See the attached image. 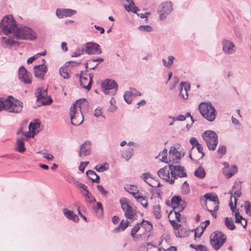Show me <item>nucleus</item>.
<instances>
[{
	"label": "nucleus",
	"instance_id": "obj_1",
	"mask_svg": "<svg viewBox=\"0 0 251 251\" xmlns=\"http://www.w3.org/2000/svg\"><path fill=\"white\" fill-rule=\"evenodd\" d=\"M120 203L126 221L122 220L119 226L113 230L114 233L125 230L130 223L137 219V212L134 207H132L127 202L123 201L122 200H120Z\"/></svg>",
	"mask_w": 251,
	"mask_h": 251
},
{
	"label": "nucleus",
	"instance_id": "obj_2",
	"mask_svg": "<svg viewBox=\"0 0 251 251\" xmlns=\"http://www.w3.org/2000/svg\"><path fill=\"white\" fill-rule=\"evenodd\" d=\"M88 102L85 99L76 100L71 107L70 116L71 123L75 126L80 125L83 121V111L87 107Z\"/></svg>",
	"mask_w": 251,
	"mask_h": 251
},
{
	"label": "nucleus",
	"instance_id": "obj_3",
	"mask_svg": "<svg viewBox=\"0 0 251 251\" xmlns=\"http://www.w3.org/2000/svg\"><path fill=\"white\" fill-rule=\"evenodd\" d=\"M23 108V103L12 96L7 98H0V111L4 110L9 113H19Z\"/></svg>",
	"mask_w": 251,
	"mask_h": 251
},
{
	"label": "nucleus",
	"instance_id": "obj_4",
	"mask_svg": "<svg viewBox=\"0 0 251 251\" xmlns=\"http://www.w3.org/2000/svg\"><path fill=\"white\" fill-rule=\"evenodd\" d=\"M14 35L17 39L33 40L36 38V35L31 28L20 25L14 31Z\"/></svg>",
	"mask_w": 251,
	"mask_h": 251
},
{
	"label": "nucleus",
	"instance_id": "obj_5",
	"mask_svg": "<svg viewBox=\"0 0 251 251\" xmlns=\"http://www.w3.org/2000/svg\"><path fill=\"white\" fill-rule=\"evenodd\" d=\"M201 115L209 122H213L216 118V112L214 107L210 102H201L199 105Z\"/></svg>",
	"mask_w": 251,
	"mask_h": 251
},
{
	"label": "nucleus",
	"instance_id": "obj_6",
	"mask_svg": "<svg viewBox=\"0 0 251 251\" xmlns=\"http://www.w3.org/2000/svg\"><path fill=\"white\" fill-rule=\"evenodd\" d=\"M202 137L206 142L209 150L214 151L218 143V135L212 130H206L202 134Z\"/></svg>",
	"mask_w": 251,
	"mask_h": 251
},
{
	"label": "nucleus",
	"instance_id": "obj_7",
	"mask_svg": "<svg viewBox=\"0 0 251 251\" xmlns=\"http://www.w3.org/2000/svg\"><path fill=\"white\" fill-rule=\"evenodd\" d=\"M226 240V236L221 231H215L210 237V244L215 251H218Z\"/></svg>",
	"mask_w": 251,
	"mask_h": 251
},
{
	"label": "nucleus",
	"instance_id": "obj_8",
	"mask_svg": "<svg viewBox=\"0 0 251 251\" xmlns=\"http://www.w3.org/2000/svg\"><path fill=\"white\" fill-rule=\"evenodd\" d=\"M1 24L2 26V31L6 35L12 32L14 33L18 26L13 17H3L1 21Z\"/></svg>",
	"mask_w": 251,
	"mask_h": 251
},
{
	"label": "nucleus",
	"instance_id": "obj_9",
	"mask_svg": "<svg viewBox=\"0 0 251 251\" xmlns=\"http://www.w3.org/2000/svg\"><path fill=\"white\" fill-rule=\"evenodd\" d=\"M101 87L105 94L114 96L116 94L118 84L112 79H106L101 83Z\"/></svg>",
	"mask_w": 251,
	"mask_h": 251
},
{
	"label": "nucleus",
	"instance_id": "obj_10",
	"mask_svg": "<svg viewBox=\"0 0 251 251\" xmlns=\"http://www.w3.org/2000/svg\"><path fill=\"white\" fill-rule=\"evenodd\" d=\"M173 4L170 1H164L161 3L157 9V14L159 16H167L173 11Z\"/></svg>",
	"mask_w": 251,
	"mask_h": 251
},
{
	"label": "nucleus",
	"instance_id": "obj_11",
	"mask_svg": "<svg viewBox=\"0 0 251 251\" xmlns=\"http://www.w3.org/2000/svg\"><path fill=\"white\" fill-rule=\"evenodd\" d=\"M170 170V173L173 179L174 180L178 177H183L187 176L186 172L184 171V168L182 166L178 165L171 164L169 166Z\"/></svg>",
	"mask_w": 251,
	"mask_h": 251
},
{
	"label": "nucleus",
	"instance_id": "obj_12",
	"mask_svg": "<svg viewBox=\"0 0 251 251\" xmlns=\"http://www.w3.org/2000/svg\"><path fill=\"white\" fill-rule=\"evenodd\" d=\"M172 206L174 211L180 212L186 206V203L182 200L179 196H174L171 200Z\"/></svg>",
	"mask_w": 251,
	"mask_h": 251
},
{
	"label": "nucleus",
	"instance_id": "obj_13",
	"mask_svg": "<svg viewBox=\"0 0 251 251\" xmlns=\"http://www.w3.org/2000/svg\"><path fill=\"white\" fill-rule=\"evenodd\" d=\"M35 95L37 98V101L41 102L43 105H49L52 101L50 97H49V99L46 100V97L47 96V90H42V88H38L37 89Z\"/></svg>",
	"mask_w": 251,
	"mask_h": 251
},
{
	"label": "nucleus",
	"instance_id": "obj_14",
	"mask_svg": "<svg viewBox=\"0 0 251 251\" xmlns=\"http://www.w3.org/2000/svg\"><path fill=\"white\" fill-rule=\"evenodd\" d=\"M222 45L223 51L226 55L232 54L236 51L235 45L230 40L223 39L222 41Z\"/></svg>",
	"mask_w": 251,
	"mask_h": 251
},
{
	"label": "nucleus",
	"instance_id": "obj_15",
	"mask_svg": "<svg viewBox=\"0 0 251 251\" xmlns=\"http://www.w3.org/2000/svg\"><path fill=\"white\" fill-rule=\"evenodd\" d=\"M45 60L44 59L42 60L41 64L34 67V75L35 77L43 79L47 71V67L45 65Z\"/></svg>",
	"mask_w": 251,
	"mask_h": 251
},
{
	"label": "nucleus",
	"instance_id": "obj_16",
	"mask_svg": "<svg viewBox=\"0 0 251 251\" xmlns=\"http://www.w3.org/2000/svg\"><path fill=\"white\" fill-rule=\"evenodd\" d=\"M93 75L91 74H89L88 75L80 76L79 82L81 86L87 90H90L93 83Z\"/></svg>",
	"mask_w": 251,
	"mask_h": 251
},
{
	"label": "nucleus",
	"instance_id": "obj_17",
	"mask_svg": "<svg viewBox=\"0 0 251 251\" xmlns=\"http://www.w3.org/2000/svg\"><path fill=\"white\" fill-rule=\"evenodd\" d=\"M170 169H168L167 166L160 169L158 172L157 174L159 177L166 181L169 182L171 184L174 183V179L170 177Z\"/></svg>",
	"mask_w": 251,
	"mask_h": 251
},
{
	"label": "nucleus",
	"instance_id": "obj_18",
	"mask_svg": "<svg viewBox=\"0 0 251 251\" xmlns=\"http://www.w3.org/2000/svg\"><path fill=\"white\" fill-rule=\"evenodd\" d=\"M85 50L88 54H99L101 52L100 46L93 43H87L85 45Z\"/></svg>",
	"mask_w": 251,
	"mask_h": 251
},
{
	"label": "nucleus",
	"instance_id": "obj_19",
	"mask_svg": "<svg viewBox=\"0 0 251 251\" xmlns=\"http://www.w3.org/2000/svg\"><path fill=\"white\" fill-rule=\"evenodd\" d=\"M19 78L25 84H29L32 82L31 77L24 66L20 67L19 69Z\"/></svg>",
	"mask_w": 251,
	"mask_h": 251
},
{
	"label": "nucleus",
	"instance_id": "obj_20",
	"mask_svg": "<svg viewBox=\"0 0 251 251\" xmlns=\"http://www.w3.org/2000/svg\"><path fill=\"white\" fill-rule=\"evenodd\" d=\"M143 222H140L136 224L132 228L130 231V235L133 238V240L135 242H137L140 240H143L142 234H136L137 232L140 229L142 225L143 224Z\"/></svg>",
	"mask_w": 251,
	"mask_h": 251
},
{
	"label": "nucleus",
	"instance_id": "obj_21",
	"mask_svg": "<svg viewBox=\"0 0 251 251\" xmlns=\"http://www.w3.org/2000/svg\"><path fill=\"white\" fill-rule=\"evenodd\" d=\"M169 161L173 163H177L180 158V153L174 147H172L169 151Z\"/></svg>",
	"mask_w": 251,
	"mask_h": 251
},
{
	"label": "nucleus",
	"instance_id": "obj_22",
	"mask_svg": "<svg viewBox=\"0 0 251 251\" xmlns=\"http://www.w3.org/2000/svg\"><path fill=\"white\" fill-rule=\"evenodd\" d=\"M141 222L143 223L141 226L144 229V231L142 234V239L145 240L150 235L148 233L151 230L152 226L150 222L144 220H142Z\"/></svg>",
	"mask_w": 251,
	"mask_h": 251
},
{
	"label": "nucleus",
	"instance_id": "obj_23",
	"mask_svg": "<svg viewBox=\"0 0 251 251\" xmlns=\"http://www.w3.org/2000/svg\"><path fill=\"white\" fill-rule=\"evenodd\" d=\"M28 128L29 130L31 131L32 137H33L41 130V123L37 121H34L30 123Z\"/></svg>",
	"mask_w": 251,
	"mask_h": 251
},
{
	"label": "nucleus",
	"instance_id": "obj_24",
	"mask_svg": "<svg viewBox=\"0 0 251 251\" xmlns=\"http://www.w3.org/2000/svg\"><path fill=\"white\" fill-rule=\"evenodd\" d=\"M90 142L85 141L84 144L81 145L78 155L81 157L82 155L86 156L90 153Z\"/></svg>",
	"mask_w": 251,
	"mask_h": 251
},
{
	"label": "nucleus",
	"instance_id": "obj_25",
	"mask_svg": "<svg viewBox=\"0 0 251 251\" xmlns=\"http://www.w3.org/2000/svg\"><path fill=\"white\" fill-rule=\"evenodd\" d=\"M76 13V11L71 9L57 8L56 10V16H72Z\"/></svg>",
	"mask_w": 251,
	"mask_h": 251
},
{
	"label": "nucleus",
	"instance_id": "obj_26",
	"mask_svg": "<svg viewBox=\"0 0 251 251\" xmlns=\"http://www.w3.org/2000/svg\"><path fill=\"white\" fill-rule=\"evenodd\" d=\"M234 196H231L230 198V202H229V206L231 210L234 212L236 210L237 199L236 197H240L241 195V192L239 190L236 191L234 193Z\"/></svg>",
	"mask_w": 251,
	"mask_h": 251
},
{
	"label": "nucleus",
	"instance_id": "obj_27",
	"mask_svg": "<svg viewBox=\"0 0 251 251\" xmlns=\"http://www.w3.org/2000/svg\"><path fill=\"white\" fill-rule=\"evenodd\" d=\"M63 212L67 218L71 220L75 223L78 222L79 218L78 216L76 214H74L72 211L70 210L67 208H64L63 209Z\"/></svg>",
	"mask_w": 251,
	"mask_h": 251
},
{
	"label": "nucleus",
	"instance_id": "obj_28",
	"mask_svg": "<svg viewBox=\"0 0 251 251\" xmlns=\"http://www.w3.org/2000/svg\"><path fill=\"white\" fill-rule=\"evenodd\" d=\"M128 4H125V8L128 12H132L134 13L137 14V16H140V14H137V11H139V9L135 6L133 0H126Z\"/></svg>",
	"mask_w": 251,
	"mask_h": 251
},
{
	"label": "nucleus",
	"instance_id": "obj_29",
	"mask_svg": "<svg viewBox=\"0 0 251 251\" xmlns=\"http://www.w3.org/2000/svg\"><path fill=\"white\" fill-rule=\"evenodd\" d=\"M15 150L20 153H24L25 151L24 139L18 138L17 139Z\"/></svg>",
	"mask_w": 251,
	"mask_h": 251
},
{
	"label": "nucleus",
	"instance_id": "obj_30",
	"mask_svg": "<svg viewBox=\"0 0 251 251\" xmlns=\"http://www.w3.org/2000/svg\"><path fill=\"white\" fill-rule=\"evenodd\" d=\"M219 201H205V205L206 209L208 211L210 210L211 209L214 210V211H217L219 208Z\"/></svg>",
	"mask_w": 251,
	"mask_h": 251
},
{
	"label": "nucleus",
	"instance_id": "obj_31",
	"mask_svg": "<svg viewBox=\"0 0 251 251\" xmlns=\"http://www.w3.org/2000/svg\"><path fill=\"white\" fill-rule=\"evenodd\" d=\"M86 175L93 182L96 183L100 182V177L94 171H87L86 172Z\"/></svg>",
	"mask_w": 251,
	"mask_h": 251
},
{
	"label": "nucleus",
	"instance_id": "obj_32",
	"mask_svg": "<svg viewBox=\"0 0 251 251\" xmlns=\"http://www.w3.org/2000/svg\"><path fill=\"white\" fill-rule=\"evenodd\" d=\"M225 225L229 230H233L235 228V226L233 221L231 218L226 217L225 218Z\"/></svg>",
	"mask_w": 251,
	"mask_h": 251
},
{
	"label": "nucleus",
	"instance_id": "obj_33",
	"mask_svg": "<svg viewBox=\"0 0 251 251\" xmlns=\"http://www.w3.org/2000/svg\"><path fill=\"white\" fill-rule=\"evenodd\" d=\"M168 61H167L165 59H162V62L163 65L167 68H170L172 65L173 64L174 60L175 59V57L172 55H170L168 57Z\"/></svg>",
	"mask_w": 251,
	"mask_h": 251
},
{
	"label": "nucleus",
	"instance_id": "obj_34",
	"mask_svg": "<svg viewBox=\"0 0 251 251\" xmlns=\"http://www.w3.org/2000/svg\"><path fill=\"white\" fill-rule=\"evenodd\" d=\"M203 197L205 199V201H219L218 197L216 195H214L211 193H206L204 196Z\"/></svg>",
	"mask_w": 251,
	"mask_h": 251
},
{
	"label": "nucleus",
	"instance_id": "obj_35",
	"mask_svg": "<svg viewBox=\"0 0 251 251\" xmlns=\"http://www.w3.org/2000/svg\"><path fill=\"white\" fill-rule=\"evenodd\" d=\"M133 148H129L125 151L122 153V156L125 158L126 160H128L133 154Z\"/></svg>",
	"mask_w": 251,
	"mask_h": 251
},
{
	"label": "nucleus",
	"instance_id": "obj_36",
	"mask_svg": "<svg viewBox=\"0 0 251 251\" xmlns=\"http://www.w3.org/2000/svg\"><path fill=\"white\" fill-rule=\"evenodd\" d=\"M1 42L2 44H5L6 47H11L14 44L15 42L13 40L9 37H2L1 39Z\"/></svg>",
	"mask_w": 251,
	"mask_h": 251
},
{
	"label": "nucleus",
	"instance_id": "obj_37",
	"mask_svg": "<svg viewBox=\"0 0 251 251\" xmlns=\"http://www.w3.org/2000/svg\"><path fill=\"white\" fill-rule=\"evenodd\" d=\"M132 94H135L134 93L130 92L129 91H127L125 92L124 95V98L125 100L128 104H130L131 103L132 100H133V96Z\"/></svg>",
	"mask_w": 251,
	"mask_h": 251
},
{
	"label": "nucleus",
	"instance_id": "obj_38",
	"mask_svg": "<svg viewBox=\"0 0 251 251\" xmlns=\"http://www.w3.org/2000/svg\"><path fill=\"white\" fill-rule=\"evenodd\" d=\"M194 175L199 178H202L205 176V172L203 168L200 167L195 171Z\"/></svg>",
	"mask_w": 251,
	"mask_h": 251
},
{
	"label": "nucleus",
	"instance_id": "obj_39",
	"mask_svg": "<svg viewBox=\"0 0 251 251\" xmlns=\"http://www.w3.org/2000/svg\"><path fill=\"white\" fill-rule=\"evenodd\" d=\"M60 75L64 79L70 77V75L68 73L67 69L65 67H62L59 70Z\"/></svg>",
	"mask_w": 251,
	"mask_h": 251
},
{
	"label": "nucleus",
	"instance_id": "obj_40",
	"mask_svg": "<svg viewBox=\"0 0 251 251\" xmlns=\"http://www.w3.org/2000/svg\"><path fill=\"white\" fill-rule=\"evenodd\" d=\"M153 212L156 218L159 219L161 217V209L159 205L153 206Z\"/></svg>",
	"mask_w": 251,
	"mask_h": 251
},
{
	"label": "nucleus",
	"instance_id": "obj_41",
	"mask_svg": "<svg viewBox=\"0 0 251 251\" xmlns=\"http://www.w3.org/2000/svg\"><path fill=\"white\" fill-rule=\"evenodd\" d=\"M167 151V149H164L163 151L159 153L158 156H162V158L160 159L161 162L168 163Z\"/></svg>",
	"mask_w": 251,
	"mask_h": 251
},
{
	"label": "nucleus",
	"instance_id": "obj_42",
	"mask_svg": "<svg viewBox=\"0 0 251 251\" xmlns=\"http://www.w3.org/2000/svg\"><path fill=\"white\" fill-rule=\"evenodd\" d=\"M94 209L95 210V212L97 213L99 215H101L103 213V208H102V204L98 202L97 204V205L94 207Z\"/></svg>",
	"mask_w": 251,
	"mask_h": 251
},
{
	"label": "nucleus",
	"instance_id": "obj_43",
	"mask_svg": "<svg viewBox=\"0 0 251 251\" xmlns=\"http://www.w3.org/2000/svg\"><path fill=\"white\" fill-rule=\"evenodd\" d=\"M181 191L185 194L188 193L190 191L189 185L186 181L183 182L181 187Z\"/></svg>",
	"mask_w": 251,
	"mask_h": 251
},
{
	"label": "nucleus",
	"instance_id": "obj_44",
	"mask_svg": "<svg viewBox=\"0 0 251 251\" xmlns=\"http://www.w3.org/2000/svg\"><path fill=\"white\" fill-rule=\"evenodd\" d=\"M136 200L139 202L142 205H143L144 207H147L148 206V201L145 198H144L142 196H138L136 198Z\"/></svg>",
	"mask_w": 251,
	"mask_h": 251
},
{
	"label": "nucleus",
	"instance_id": "obj_45",
	"mask_svg": "<svg viewBox=\"0 0 251 251\" xmlns=\"http://www.w3.org/2000/svg\"><path fill=\"white\" fill-rule=\"evenodd\" d=\"M138 29L141 31L146 32H151L152 30V28L148 25H141L139 26Z\"/></svg>",
	"mask_w": 251,
	"mask_h": 251
},
{
	"label": "nucleus",
	"instance_id": "obj_46",
	"mask_svg": "<svg viewBox=\"0 0 251 251\" xmlns=\"http://www.w3.org/2000/svg\"><path fill=\"white\" fill-rule=\"evenodd\" d=\"M183 84H184V82H181L179 85L180 93L179 94V96L181 98L186 100V99H188V97H186V96L185 95V94L184 92L183 91Z\"/></svg>",
	"mask_w": 251,
	"mask_h": 251
},
{
	"label": "nucleus",
	"instance_id": "obj_47",
	"mask_svg": "<svg viewBox=\"0 0 251 251\" xmlns=\"http://www.w3.org/2000/svg\"><path fill=\"white\" fill-rule=\"evenodd\" d=\"M37 153H41L43 156L48 160H52L53 156L52 154L48 153L47 152H42V151H38Z\"/></svg>",
	"mask_w": 251,
	"mask_h": 251
},
{
	"label": "nucleus",
	"instance_id": "obj_48",
	"mask_svg": "<svg viewBox=\"0 0 251 251\" xmlns=\"http://www.w3.org/2000/svg\"><path fill=\"white\" fill-rule=\"evenodd\" d=\"M142 177L145 182L148 183L150 186H154L153 184L150 183L148 181V179L150 177V174L149 173H144L142 175Z\"/></svg>",
	"mask_w": 251,
	"mask_h": 251
},
{
	"label": "nucleus",
	"instance_id": "obj_49",
	"mask_svg": "<svg viewBox=\"0 0 251 251\" xmlns=\"http://www.w3.org/2000/svg\"><path fill=\"white\" fill-rule=\"evenodd\" d=\"M245 208L246 213L251 215V204L249 201H246L245 203Z\"/></svg>",
	"mask_w": 251,
	"mask_h": 251
},
{
	"label": "nucleus",
	"instance_id": "obj_50",
	"mask_svg": "<svg viewBox=\"0 0 251 251\" xmlns=\"http://www.w3.org/2000/svg\"><path fill=\"white\" fill-rule=\"evenodd\" d=\"M226 146L224 145H222V146H220L219 147V148L217 150V152H218V153L221 154V157H222L223 155H224L226 153Z\"/></svg>",
	"mask_w": 251,
	"mask_h": 251
},
{
	"label": "nucleus",
	"instance_id": "obj_51",
	"mask_svg": "<svg viewBox=\"0 0 251 251\" xmlns=\"http://www.w3.org/2000/svg\"><path fill=\"white\" fill-rule=\"evenodd\" d=\"M235 222L237 223H241V221L244 220L242 216H241L238 211L235 212Z\"/></svg>",
	"mask_w": 251,
	"mask_h": 251
},
{
	"label": "nucleus",
	"instance_id": "obj_52",
	"mask_svg": "<svg viewBox=\"0 0 251 251\" xmlns=\"http://www.w3.org/2000/svg\"><path fill=\"white\" fill-rule=\"evenodd\" d=\"M103 61V58H98L96 59H92L91 60H89L88 61L87 63L85 64L86 68H88V66L89 64H90L93 62H101Z\"/></svg>",
	"mask_w": 251,
	"mask_h": 251
},
{
	"label": "nucleus",
	"instance_id": "obj_53",
	"mask_svg": "<svg viewBox=\"0 0 251 251\" xmlns=\"http://www.w3.org/2000/svg\"><path fill=\"white\" fill-rule=\"evenodd\" d=\"M203 230L201 229V228H200L199 227H197L195 229V238L198 237L200 238L201 237L202 234H203Z\"/></svg>",
	"mask_w": 251,
	"mask_h": 251
},
{
	"label": "nucleus",
	"instance_id": "obj_54",
	"mask_svg": "<svg viewBox=\"0 0 251 251\" xmlns=\"http://www.w3.org/2000/svg\"><path fill=\"white\" fill-rule=\"evenodd\" d=\"M184 82V84L183 85V88L184 87L183 91L184 92L185 95L186 96V97H188V91L190 89V85L189 84L186 83V82Z\"/></svg>",
	"mask_w": 251,
	"mask_h": 251
},
{
	"label": "nucleus",
	"instance_id": "obj_55",
	"mask_svg": "<svg viewBox=\"0 0 251 251\" xmlns=\"http://www.w3.org/2000/svg\"><path fill=\"white\" fill-rule=\"evenodd\" d=\"M190 143L192 145L193 148L196 147L200 144L195 137L191 138L190 139Z\"/></svg>",
	"mask_w": 251,
	"mask_h": 251
},
{
	"label": "nucleus",
	"instance_id": "obj_56",
	"mask_svg": "<svg viewBox=\"0 0 251 251\" xmlns=\"http://www.w3.org/2000/svg\"><path fill=\"white\" fill-rule=\"evenodd\" d=\"M95 169L99 172H103L107 170V168H106L104 165H103L101 166H96L95 167Z\"/></svg>",
	"mask_w": 251,
	"mask_h": 251
},
{
	"label": "nucleus",
	"instance_id": "obj_57",
	"mask_svg": "<svg viewBox=\"0 0 251 251\" xmlns=\"http://www.w3.org/2000/svg\"><path fill=\"white\" fill-rule=\"evenodd\" d=\"M170 118H172L173 121H183L186 119V116H184L182 115H179L177 117H170Z\"/></svg>",
	"mask_w": 251,
	"mask_h": 251
},
{
	"label": "nucleus",
	"instance_id": "obj_58",
	"mask_svg": "<svg viewBox=\"0 0 251 251\" xmlns=\"http://www.w3.org/2000/svg\"><path fill=\"white\" fill-rule=\"evenodd\" d=\"M86 193L84 194V196L85 197L86 201H92V197L91 193L87 190L85 191Z\"/></svg>",
	"mask_w": 251,
	"mask_h": 251
},
{
	"label": "nucleus",
	"instance_id": "obj_59",
	"mask_svg": "<svg viewBox=\"0 0 251 251\" xmlns=\"http://www.w3.org/2000/svg\"><path fill=\"white\" fill-rule=\"evenodd\" d=\"M196 251H209L207 248L202 245H198Z\"/></svg>",
	"mask_w": 251,
	"mask_h": 251
},
{
	"label": "nucleus",
	"instance_id": "obj_60",
	"mask_svg": "<svg viewBox=\"0 0 251 251\" xmlns=\"http://www.w3.org/2000/svg\"><path fill=\"white\" fill-rule=\"evenodd\" d=\"M98 189L103 195H106L107 194V191H106L103 187L101 185H98L97 186Z\"/></svg>",
	"mask_w": 251,
	"mask_h": 251
},
{
	"label": "nucleus",
	"instance_id": "obj_61",
	"mask_svg": "<svg viewBox=\"0 0 251 251\" xmlns=\"http://www.w3.org/2000/svg\"><path fill=\"white\" fill-rule=\"evenodd\" d=\"M237 171V167L236 165H234L232 166V171L231 172L227 174L228 177H231Z\"/></svg>",
	"mask_w": 251,
	"mask_h": 251
},
{
	"label": "nucleus",
	"instance_id": "obj_62",
	"mask_svg": "<svg viewBox=\"0 0 251 251\" xmlns=\"http://www.w3.org/2000/svg\"><path fill=\"white\" fill-rule=\"evenodd\" d=\"M199 152L201 153V158H202L204 156V153L203 151V147L199 144V145H198L196 147Z\"/></svg>",
	"mask_w": 251,
	"mask_h": 251
},
{
	"label": "nucleus",
	"instance_id": "obj_63",
	"mask_svg": "<svg viewBox=\"0 0 251 251\" xmlns=\"http://www.w3.org/2000/svg\"><path fill=\"white\" fill-rule=\"evenodd\" d=\"M231 120L232 123L234 125L237 126L236 128L238 129H240L241 128V126L239 124V122L238 121V120H237L236 118H234L233 117H232Z\"/></svg>",
	"mask_w": 251,
	"mask_h": 251
},
{
	"label": "nucleus",
	"instance_id": "obj_64",
	"mask_svg": "<svg viewBox=\"0 0 251 251\" xmlns=\"http://www.w3.org/2000/svg\"><path fill=\"white\" fill-rule=\"evenodd\" d=\"M102 112L100 108H96L94 112V115L96 117H99L101 115Z\"/></svg>",
	"mask_w": 251,
	"mask_h": 251
}]
</instances>
